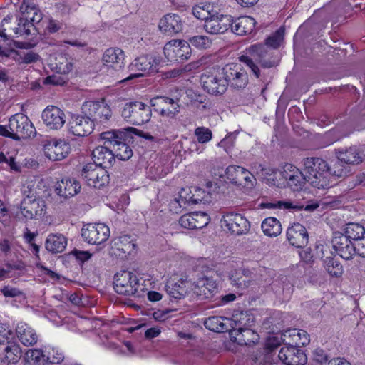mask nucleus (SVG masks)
<instances>
[{"label":"nucleus","instance_id":"79ce46f5","mask_svg":"<svg viewBox=\"0 0 365 365\" xmlns=\"http://www.w3.org/2000/svg\"><path fill=\"white\" fill-rule=\"evenodd\" d=\"M25 360L31 365H46L48 363L49 356L45 355L41 349H34L26 352Z\"/></svg>","mask_w":365,"mask_h":365},{"label":"nucleus","instance_id":"774afa93","mask_svg":"<svg viewBox=\"0 0 365 365\" xmlns=\"http://www.w3.org/2000/svg\"><path fill=\"white\" fill-rule=\"evenodd\" d=\"M24 198L23 200H42L38 196V192L36 190V187H35L34 184H28L27 185L24 187L23 190Z\"/></svg>","mask_w":365,"mask_h":365},{"label":"nucleus","instance_id":"3c124183","mask_svg":"<svg viewBox=\"0 0 365 365\" xmlns=\"http://www.w3.org/2000/svg\"><path fill=\"white\" fill-rule=\"evenodd\" d=\"M271 332L273 335L267 339L265 344V349L269 352L274 351L282 342H286V339L283 335L282 331L279 330L275 331L272 330Z\"/></svg>","mask_w":365,"mask_h":365},{"label":"nucleus","instance_id":"a878e982","mask_svg":"<svg viewBox=\"0 0 365 365\" xmlns=\"http://www.w3.org/2000/svg\"><path fill=\"white\" fill-rule=\"evenodd\" d=\"M54 190L58 196L67 199L80 192L81 185L75 179L63 178L56 183Z\"/></svg>","mask_w":365,"mask_h":365},{"label":"nucleus","instance_id":"a18cd8bd","mask_svg":"<svg viewBox=\"0 0 365 365\" xmlns=\"http://www.w3.org/2000/svg\"><path fill=\"white\" fill-rule=\"evenodd\" d=\"M202 201V198H195V194H191L189 187L182 188L179 192V199L177 202L180 206L197 205Z\"/></svg>","mask_w":365,"mask_h":365},{"label":"nucleus","instance_id":"58836bf2","mask_svg":"<svg viewBox=\"0 0 365 365\" xmlns=\"http://www.w3.org/2000/svg\"><path fill=\"white\" fill-rule=\"evenodd\" d=\"M365 234V228L359 223L349 222L342 228V235L351 241H359Z\"/></svg>","mask_w":365,"mask_h":365},{"label":"nucleus","instance_id":"4468645a","mask_svg":"<svg viewBox=\"0 0 365 365\" xmlns=\"http://www.w3.org/2000/svg\"><path fill=\"white\" fill-rule=\"evenodd\" d=\"M217 292V284L211 277H202L193 283L192 297L202 301L212 299Z\"/></svg>","mask_w":365,"mask_h":365},{"label":"nucleus","instance_id":"338daca9","mask_svg":"<svg viewBox=\"0 0 365 365\" xmlns=\"http://www.w3.org/2000/svg\"><path fill=\"white\" fill-rule=\"evenodd\" d=\"M12 19V16H6L4 18L0 24V37L3 38L4 41H7L9 38L7 32L10 30H14L15 32V28H13L11 24V21Z\"/></svg>","mask_w":365,"mask_h":365},{"label":"nucleus","instance_id":"ea45409f","mask_svg":"<svg viewBox=\"0 0 365 365\" xmlns=\"http://www.w3.org/2000/svg\"><path fill=\"white\" fill-rule=\"evenodd\" d=\"M29 15H22L19 19L18 26L15 28V34L19 35L34 34V31L40 33L41 28L35 25L31 20H29Z\"/></svg>","mask_w":365,"mask_h":365},{"label":"nucleus","instance_id":"49530a36","mask_svg":"<svg viewBox=\"0 0 365 365\" xmlns=\"http://www.w3.org/2000/svg\"><path fill=\"white\" fill-rule=\"evenodd\" d=\"M190 43V47L193 46L199 50H205L210 48L212 44V40L205 35H196L187 38L186 41Z\"/></svg>","mask_w":365,"mask_h":365},{"label":"nucleus","instance_id":"8fccbe9b","mask_svg":"<svg viewBox=\"0 0 365 365\" xmlns=\"http://www.w3.org/2000/svg\"><path fill=\"white\" fill-rule=\"evenodd\" d=\"M245 169L237 165H230L225 170L226 177L232 183L240 185L242 184V177H243Z\"/></svg>","mask_w":365,"mask_h":365},{"label":"nucleus","instance_id":"20e7f679","mask_svg":"<svg viewBox=\"0 0 365 365\" xmlns=\"http://www.w3.org/2000/svg\"><path fill=\"white\" fill-rule=\"evenodd\" d=\"M81 113L92 118L91 120L94 127L96 125L107 126L113 115L110 106L105 103L104 100L84 102L81 106Z\"/></svg>","mask_w":365,"mask_h":365},{"label":"nucleus","instance_id":"473e14b6","mask_svg":"<svg viewBox=\"0 0 365 365\" xmlns=\"http://www.w3.org/2000/svg\"><path fill=\"white\" fill-rule=\"evenodd\" d=\"M66 245L67 239L62 234L48 235L45 243L46 249L53 254L62 252Z\"/></svg>","mask_w":365,"mask_h":365},{"label":"nucleus","instance_id":"bf43d9fd","mask_svg":"<svg viewBox=\"0 0 365 365\" xmlns=\"http://www.w3.org/2000/svg\"><path fill=\"white\" fill-rule=\"evenodd\" d=\"M205 327L214 332L222 333L229 331L231 333L232 326H230L221 321H202Z\"/></svg>","mask_w":365,"mask_h":365},{"label":"nucleus","instance_id":"0e129e2a","mask_svg":"<svg viewBox=\"0 0 365 365\" xmlns=\"http://www.w3.org/2000/svg\"><path fill=\"white\" fill-rule=\"evenodd\" d=\"M195 135L197 142L202 144L208 143L212 138V131L205 127H197L195 130Z\"/></svg>","mask_w":365,"mask_h":365},{"label":"nucleus","instance_id":"4c0bfd02","mask_svg":"<svg viewBox=\"0 0 365 365\" xmlns=\"http://www.w3.org/2000/svg\"><path fill=\"white\" fill-rule=\"evenodd\" d=\"M329 180L330 183L331 178H340L347 176L351 173L350 165L345 164L344 160L337 159L329 165Z\"/></svg>","mask_w":365,"mask_h":365},{"label":"nucleus","instance_id":"b1692460","mask_svg":"<svg viewBox=\"0 0 365 365\" xmlns=\"http://www.w3.org/2000/svg\"><path fill=\"white\" fill-rule=\"evenodd\" d=\"M158 26L163 33L172 36L182 31L183 23L179 15L168 14L160 19Z\"/></svg>","mask_w":365,"mask_h":365},{"label":"nucleus","instance_id":"69168bd1","mask_svg":"<svg viewBox=\"0 0 365 365\" xmlns=\"http://www.w3.org/2000/svg\"><path fill=\"white\" fill-rule=\"evenodd\" d=\"M11 339H13L11 328L6 322H0V344H9Z\"/></svg>","mask_w":365,"mask_h":365},{"label":"nucleus","instance_id":"e433bc0d","mask_svg":"<svg viewBox=\"0 0 365 365\" xmlns=\"http://www.w3.org/2000/svg\"><path fill=\"white\" fill-rule=\"evenodd\" d=\"M167 293L174 299H180L186 292V282L182 279H170L165 285Z\"/></svg>","mask_w":365,"mask_h":365},{"label":"nucleus","instance_id":"4be33fe9","mask_svg":"<svg viewBox=\"0 0 365 365\" xmlns=\"http://www.w3.org/2000/svg\"><path fill=\"white\" fill-rule=\"evenodd\" d=\"M20 210L26 220H33L46 215V203L44 200H22Z\"/></svg>","mask_w":365,"mask_h":365},{"label":"nucleus","instance_id":"f8f14e48","mask_svg":"<svg viewBox=\"0 0 365 365\" xmlns=\"http://www.w3.org/2000/svg\"><path fill=\"white\" fill-rule=\"evenodd\" d=\"M154 110L163 117L174 119L180 113L178 100H174L166 96H157L150 101Z\"/></svg>","mask_w":365,"mask_h":365},{"label":"nucleus","instance_id":"f03ea898","mask_svg":"<svg viewBox=\"0 0 365 365\" xmlns=\"http://www.w3.org/2000/svg\"><path fill=\"white\" fill-rule=\"evenodd\" d=\"M303 165L305 179L312 186L318 189L330 187L327 161L320 158H307Z\"/></svg>","mask_w":365,"mask_h":365},{"label":"nucleus","instance_id":"7ed1b4c3","mask_svg":"<svg viewBox=\"0 0 365 365\" xmlns=\"http://www.w3.org/2000/svg\"><path fill=\"white\" fill-rule=\"evenodd\" d=\"M36 131L29 118L23 113L13 115L6 126L0 125V135L15 140L34 137Z\"/></svg>","mask_w":365,"mask_h":365},{"label":"nucleus","instance_id":"09e8293b","mask_svg":"<svg viewBox=\"0 0 365 365\" xmlns=\"http://www.w3.org/2000/svg\"><path fill=\"white\" fill-rule=\"evenodd\" d=\"M101 167L91 163H88L83 167L81 175L88 186L91 187L93 182H95L97 170H98Z\"/></svg>","mask_w":365,"mask_h":365},{"label":"nucleus","instance_id":"4d7b16f0","mask_svg":"<svg viewBox=\"0 0 365 365\" xmlns=\"http://www.w3.org/2000/svg\"><path fill=\"white\" fill-rule=\"evenodd\" d=\"M320 300L308 301L302 304L303 311L307 312L310 317L317 318L319 317V311L321 308Z\"/></svg>","mask_w":365,"mask_h":365},{"label":"nucleus","instance_id":"72a5a7b5","mask_svg":"<svg viewBox=\"0 0 365 365\" xmlns=\"http://www.w3.org/2000/svg\"><path fill=\"white\" fill-rule=\"evenodd\" d=\"M286 341L289 339V344H294V346L299 347L305 346L309 343V335L304 330L298 329H289L283 331Z\"/></svg>","mask_w":365,"mask_h":365},{"label":"nucleus","instance_id":"a211bd4d","mask_svg":"<svg viewBox=\"0 0 365 365\" xmlns=\"http://www.w3.org/2000/svg\"><path fill=\"white\" fill-rule=\"evenodd\" d=\"M232 18L230 15H219L215 12L206 20L204 29L210 34H223L232 26Z\"/></svg>","mask_w":365,"mask_h":365},{"label":"nucleus","instance_id":"864d4df0","mask_svg":"<svg viewBox=\"0 0 365 365\" xmlns=\"http://www.w3.org/2000/svg\"><path fill=\"white\" fill-rule=\"evenodd\" d=\"M294 169H297L295 166H294L292 164L287 163L285 164L282 170L277 171L274 170H267L262 168V170L265 172V174L271 175L269 173V171L272 172V174L274 175H279V177H281L283 180H284L286 184L288 182V181L291 179V178L293 176L294 173Z\"/></svg>","mask_w":365,"mask_h":365},{"label":"nucleus","instance_id":"393cba45","mask_svg":"<svg viewBox=\"0 0 365 365\" xmlns=\"http://www.w3.org/2000/svg\"><path fill=\"white\" fill-rule=\"evenodd\" d=\"M92 156L93 163L103 168H110L115 161L114 152L106 145L96 147L92 152Z\"/></svg>","mask_w":365,"mask_h":365},{"label":"nucleus","instance_id":"423d86ee","mask_svg":"<svg viewBox=\"0 0 365 365\" xmlns=\"http://www.w3.org/2000/svg\"><path fill=\"white\" fill-rule=\"evenodd\" d=\"M114 289L119 294L126 296L140 297V284L138 277L129 271H122L114 277Z\"/></svg>","mask_w":365,"mask_h":365},{"label":"nucleus","instance_id":"680f3d73","mask_svg":"<svg viewBox=\"0 0 365 365\" xmlns=\"http://www.w3.org/2000/svg\"><path fill=\"white\" fill-rule=\"evenodd\" d=\"M110 178L109 175L106 170V168H100L98 170H97L96 178L95 179V182H93L91 187L95 188H101L105 185H107L109 183Z\"/></svg>","mask_w":365,"mask_h":365},{"label":"nucleus","instance_id":"39448f33","mask_svg":"<svg viewBox=\"0 0 365 365\" xmlns=\"http://www.w3.org/2000/svg\"><path fill=\"white\" fill-rule=\"evenodd\" d=\"M151 115L150 106L140 101L127 103L121 110L122 117L128 123L136 125L148 123Z\"/></svg>","mask_w":365,"mask_h":365},{"label":"nucleus","instance_id":"2f4dec72","mask_svg":"<svg viewBox=\"0 0 365 365\" xmlns=\"http://www.w3.org/2000/svg\"><path fill=\"white\" fill-rule=\"evenodd\" d=\"M11 53H14L16 56L13 58L18 64H30L38 61L40 59V56L38 53L33 51H29L24 53L21 55L19 51L14 49H6L0 46V56L9 58Z\"/></svg>","mask_w":365,"mask_h":365},{"label":"nucleus","instance_id":"37998d69","mask_svg":"<svg viewBox=\"0 0 365 365\" xmlns=\"http://www.w3.org/2000/svg\"><path fill=\"white\" fill-rule=\"evenodd\" d=\"M324 267L331 277H339L344 272L343 266L333 257H326L323 259Z\"/></svg>","mask_w":365,"mask_h":365},{"label":"nucleus","instance_id":"dca6fc26","mask_svg":"<svg viewBox=\"0 0 365 365\" xmlns=\"http://www.w3.org/2000/svg\"><path fill=\"white\" fill-rule=\"evenodd\" d=\"M43 151L48 159L61 160L69 153L70 145L65 140L53 138L45 141Z\"/></svg>","mask_w":365,"mask_h":365},{"label":"nucleus","instance_id":"6e6552de","mask_svg":"<svg viewBox=\"0 0 365 365\" xmlns=\"http://www.w3.org/2000/svg\"><path fill=\"white\" fill-rule=\"evenodd\" d=\"M221 223L222 227L231 234L238 236L246 234L250 229L248 220L242 214L235 212H224Z\"/></svg>","mask_w":365,"mask_h":365},{"label":"nucleus","instance_id":"5fc2aeb1","mask_svg":"<svg viewBox=\"0 0 365 365\" xmlns=\"http://www.w3.org/2000/svg\"><path fill=\"white\" fill-rule=\"evenodd\" d=\"M262 208H268V209H274L279 208L284 210H301L303 208V206L295 205L292 202H286V201H278L276 203L273 202H265L262 203L260 205Z\"/></svg>","mask_w":365,"mask_h":365},{"label":"nucleus","instance_id":"1a4fd4ad","mask_svg":"<svg viewBox=\"0 0 365 365\" xmlns=\"http://www.w3.org/2000/svg\"><path fill=\"white\" fill-rule=\"evenodd\" d=\"M225 80L234 89H243L248 84V75L245 68L239 64H227L222 69Z\"/></svg>","mask_w":365,"mask_h":365},{"label":"nucleus","instance_id":"052dcab7","mask_svg":"<svg viewBox=\"0 0 365 365\" xmlns=\"http://www.w3.org/2000/svg\"><path fill=\"white\" fill-rule=\"evenodd\" d=\"M212 6L210 4L204 6H195L192 8L193 15L198 19L206 20L214 13L212 9H210Z\"/></svg>","mask_w":365,"mask_h":365},{"label":"nucleus","instance_id":"f3484780","mask_svg":"<svg viewBox=\"0 0 365 365\" xmlns=\"http://www.w3.org/2000/svg\"><path fill=\"white\" fill-rule=\"evenodd\" d=\"M91 119L88 115L83 113L73 115L68 122L69 132L79 137L90 135L95 128Z\"/></svg>","mask_w":365,"mask_h":365},{"label":"nucleus","instance_id":"cd10ccee","mask_svg":"<svg viewBox=\"0 0 365 365\" xmlns=\"http://www.w3.org/2000/svg\"><path fill=\"white\" fill-rule=\"evenodd\" d=\"M250 272L245 269H238L232 271L229 274V279L231 284L235 286L240 292L239 296L252 284L250 277Z\"/></svg>","mask_w":365,"mask_h":365},{"label":"nucleus","instance_id":"6ab92c4d","mask_svg":"<svg viewBox=\"0 0 365 365\" xmlns=\"http://www.w3.org/2000/svg\"><path fill=\"white\" fill-rule=\"evenodd\" d=\"M278 357L284 365H304L307 361L305 353L294 345L282 347Z\"/></svg>","mask_w":365,"mask_h":365},{"label":"nucleus","instance_id":"c9c22d12","mask_svg":"<svg viewBox=\"0 0 365 365\" xmlns=\"http://www.w3.org/2000/svg\"><path fill=\"white\" fill-rule=\"evenodd\" d=\"M230 335L235 338L239 344H250L258 340V335L250 329L232 327Z\"/></svg>","mask_w":365,"mask_h":365},{"label":"nucleus","instance_id":"c85d7f7f","mask_svg":"<svg viewBox=\"0 0 365 365\" xmlns=\"http://www.w3.org/2000/svg\"><path fill=\"white\" fill-rule=\"evenodd\" d=\"M256 21L248 16H240L235 20L232 19V31L237 35L243 36L251 34L255 31Z\"/></svg>","mask_w":365,"mask_h":365},{"label":"nucleus","instance_id":"e2e57ef3","mask_svg":"<svg viewBox=\"0 0 365 365\" xmlns=\"http://www.w3.org/2000/svg\"><path fill=\"white\" fill-rule=\"evenodd\" d=\"M5 163L9 167L11 171L19 173L21 170V167L16 161L14 157L10 155L9 153L4 154L3 152L0 153V164Z\"/></svg>","mask_w":365,"mask_h":365},{"label":"nucleus","instance_id":"2eb2a0df","mask_svg":"<svg viewBox=\"0 0 365 365\" xmlns=\"http://www.w3.org/2000/svg\"><path fill=\"white\" fill-rule=\"evenodd\" d=\"M331 245L337 255L345 260H351L355 255V245L342 232H334Z\"/></svg>","mask_w":365,"mask_h":365},{"label":"nucleus","instance_id":"412c9836","mask_svg":"<svg viewBox=\"0 0 365 365\" xmlns=\"http://www.w3.org/2000/svg\"><path fill=\"white\" fill-rule=\"evenodd\" d=\"M287 239L292 246L304 247L308 244V232L300 223H294L287 228Z\"/></svg>","mask_w":365,"mask_h":365},{"label":"nucleus","instance_id":"aec40b11","mask_svg":"<svg viewBox=\"0 0 365 365\" xmlns=\"http://www.w3.org/2000/svg\"><path fill=\"white\" fill-rule=\"evenodd\" d=\"M44 124L50 129L58 130L66 123V115L59 108L54 106H47L41 115Z\"/></svg>","mask_w":365,"mask_h":365},{"label":"nucleus","instance_id":"603ef678","mask_svg":"<svg viewBox=\"0 0 365 365\" xmlns=\"http://www.w3.org/2000/svg\"><path fill=\"white\" fill-rule=\"evenodd\" d=\"M294 175L288 181L287 185L294 191L301 190L303 185L307 182L304 175V170L300 171L299 169H294Z\"/></svg>","mask_w":365,"mask_h":365},{"label":"nucleus","instance_id":"f704fd0d","mask_svg":"<svg viewBox=\"0 0 365 365\" xmlns=\"http://www.w3.org/2000/svg\"><path fill=\"white\" fill-rule=\"evenodd\" d=\"M336 158L344 160L345 164H359L362 162V156L356 147H350L346 149H338L335 151Z\"/></svg>","mask_w":365,"mask_h":365},{"label":"nucleus","instance_id":"13d9d810","mask_svg":"<svg viewBox=\"0 0 365 365\" xmlns=\"http://www.w3.org/2000/svg\"><path fill=\"white\" fill-rule=\"evenodd\" d=\"M116 249L121 251L124 254H129L135 248V245L130 240L128 235H123L118 238L117 242L114 243Z\"/></svg>","mask_w":365,"mask_h":365},{"label":"nucleus","instance_id":"c756f323","mask_svg":"<svg viewBox=\"0 0 365 365\" xmlns=\"http://www.w3.org/2000/svg\"><path fill=\"white\" fill-rule=\"evenodd\" d=\"M247 52L255 61L264 68H269L276 66L274 61L265 59V57L268 54L267 46H266V44L258 43L252 45L247 49Z\"/></svg>","mask_w":365,"mask_h":365},{"label":"nucleus","instance_id":"9b49d317","mask_svg":"<svg viewBox=\"0 0 365 365\" xmlns=\"http://www.w3.org/2000/svg\"><path fill=\"white\" fill-rule=\"evenodd\" d=\"M81 235L88 243L100 245L109 237L110 229L103 223L88 224L83 227Z\"/></svg>","mask_w":365,"mask_h":365},{"label":"nucleus","instance_id":"9d476101","mask_svg":"<svg viewBox=\"0 0 365 365\" xmlns=\"http://www.w3.org/2000/svg\"><path fill=\"white\" fill-rule=\"evenodd\" d=\"M200 83L205 91L214 96L224 94L228 86L222 70L216 73H202L200 76Z\"/></svg>","mask_w":365,"mask_h":365},{"label":"nucleus","instance_id":"c03bdc74","mask_svg":"<svg viewBox=\"0 0 365 365\" xmlns=\"http://www.w3.org/2000/svg\"><path fill=\"white\" fill-rule=\"evenodd\" d=\"M4 349V361L9 364L17 363L21 357V349L16 343L6 344Z\"/></svg>","mask_w":365,"mask_h":365},{"label":"nucleus","instance_id":"0eeeda50","mask_svg":"<svg viewBox=\"0 0 365 365\" xmlns=\"http://www.w3.org/2000/svg\"><path fill=\"white\" fill-rule=\"evenodd\" d=\"M163 53L168 61L182 63L190 58L192 49L186 41L173 39L165 43Z\"/></svg>","mask_w":365,"mask_h":365},{"label":"nucleus","instance_id":"ddd939ff","mask_svg":"<svg viewBox=\"0 0 365 365\" xmlns=\"http://www.w3.org/2000/svg\"><path fill=\"white\" fill-rule=\"evenodd\" d=\"M129 70L135 73L130 74L128 77L122 80L121 82L127 81L135 78L143 76L145 74H150L157 71V63L149 56H141L136 58L129 66Z\"/></svg>","mask_w":365,"mask_h":365},{"label":"nucleus","instance_id":"a19ab883","mask_svg":"<svg viewBox=\"0 0 365 365\" xmlns=\"http://www.w3.org/2000/svg\"><path fill=\"white\" fill-rule=\"evenodd\" d=\"M263 232L269 237H277L282 232L280 222L275 217H267L262 222Z\"/></svg>","mask_w":365,"mask_h":365},{"label":"nucleus","instance_id":"bb28decb","mask_svg":"<svg viewBox=\"0 0 365 365\" xmlns=\"http://www.w3.org/2000/svg\"><path fill=\"white\" fill-rule=\"evenodd\" d=\"M124 51L119 48H109L106 49L102 57L104 65L116 71L120 70L124 67Z\"/></svg>","mask_w":365,"mask_h":365},{"label":"nucleus","instance_id":"7c9ffc66","mask_svg":"<svg viewBox=\"0 0 365 365\" xmlns=\"http://www.w3.org/2000/svg\"><path fill=\"white\" fill-rule=\"evenodd\" d=\"M16 332L19 339L24 346H33L38 341L36 331L24 321L17 324Z\"/></svg>","mask_w":365,"mask_h":365},{"label":"nucleus","instance_id":"6e6d98bb","mask_svg":"<svg viewBox=\"0 0 365 365\" xmlns=\"http://www.w3.org/2000/svg\"><path fill=\"white\" fill-rule=\"evenodd\" d=\"M284 29L280 27L265 40V44L268 47L277 48L284 39Z\"/></svg>","mask_w":365,"mask_h":365},{"label":"nucleus","instance_id":"de8ad7c7","mask_svg":"<svg viewBox=\"0 0 365 365\" xmlns=\"http://www.w3.org/2000/svg\"><path fill=\"white\" fill-rule=\"evenodd\" d=\"M20 11L22 15H29V20L39 28L45 23V21L43 20L42 14L34 7H29L22 4L20 6Z\"/></svg>","mask_w":365,"mask_h":365},{"label":"nucleus","instance_id":"f257e3e1","mask_svg":"<svg viewBox=\"0 0 365 365\" xmlns=\"http://www.w3.org/2000/svg\"><path fill=\"white\" fill-rule=\"evenodd\" d=\"M138 130L128 127L123 129L111 130L101 133L104 145L109 146L116 158L121 160H128L133 156L130 145L136 141Z\"/></svg>","mask_w":365,"mask_h":365},{"label":"nucleus","instance_id":"5701e85b","mask_svg":"<svg viewBox=\"0 0 365 365\" xmlns=\"http://www.w3.org/2000/svg\"><path fill=\"white\" fill-rule=\"evenodd\" d=\"M207 214L202 212H194L183 215L179 220L180 225L187 229H202L210 222Z\"/></svg>","mask_w":365,"mask_h":365}]
</instances>
